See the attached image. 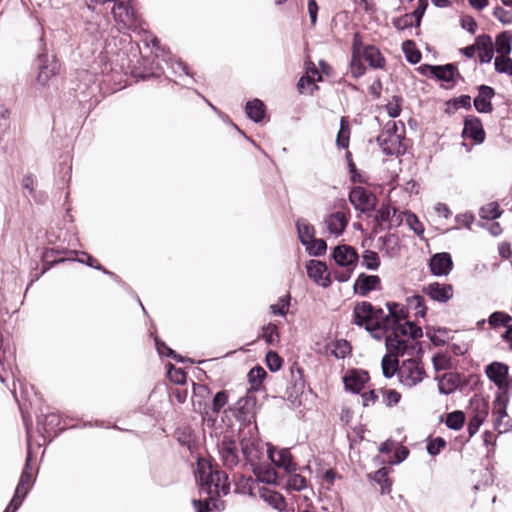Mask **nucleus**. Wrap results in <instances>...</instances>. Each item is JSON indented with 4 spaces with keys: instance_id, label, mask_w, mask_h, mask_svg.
I'll use <instances>...</instances> for the list:
<instances>
[{
    "instance_id": "nucleus-48",
    "label": "nucleus",
    "mask_w": 512,
    "mask_h": 512,
    "mask_svg": "<svg viewBox=\"0 0 512 512\" xmlns=\"http://www.w3.org/2000/svg\"><path fill=\"white\" fill-rule=\"evenodd\" d=\"M432 363L436 371L447 370L451 368V357L445 353H438L433 356Z\"/></svg>"
},
{
    "instance_id": "nucleus-61",
    "label": "nucleus",
    "mask_w": 512,
    "mask_h": 512,
    "mask_svg": "<svg viewBox=\"0 0 512 512\" xmlns=\"http://www.w3.org/2000/svg\"><path fill=\"white\" fill-rule=\"evenodd\" d=\"M386 110L391 118H396L401 113V98L394 96L393 100L386 105Z\"/></svg>"
},
{
    "instance_id": "nucleus-59",
    "label": "nucleus",
    "mask_w": 512,
    "mask_h": 512,
    "mask_svg": "<svg viewBox=\"0 0 512 512\" xmlns=\"http://www.w3.org/2000/svg\"><path fill=\"white\" fill-rule=\"evenodd\" d=\"M156 347L161 355H167L177 362H184V358L180 355H178L175 351H173L171 348H169L165 343H161L158 340H156Z\"/></svg>"
},
{
    "instance_id": "nucleus-52",
    "label": "nucleus",
    "mask_w": 512,
    "mask_h": 512,
    "mask_svg": "<svg viewBox=\"0 0 512 512\" xmlns=\"http://www.w3.org/2000/svg\"><path fill=\"white\" fill-rule=\"evenodd\" d=\"M393 25L398 30H405L415 25V18L412 13H407L393 20Z\"/></svg>"
},
{
    "instance_id": "nucleus-3",
    "label": "nucleus",
    "mask_w": 512,
    "mask_h": 512,
    "mask_svg": "<svg viewBox=\"0 0 512 512\" xmlns=\"http://www.w3.org/2000/svg\"><path fill=\"white\" fill-rule=\"evenodd\" d=\"M112 14L119 31L142 30V20L131 4V0H117L112 8Z\"/></svg>"
},
{
    "instance_id": "nucleus-34",
    "label": "nucleus",
    "mask_w": 512,
    "mask_h": 512,
    "mask_svg": "<svg viewBox=\"0 0 512 512\" xmlns=\"http://www.w3.org/2000/svg\"><path fill=\"white\" fill-rule=\"evenodd\" d=\"M400 364L397 357L390 354L383 356L381 361L382 373L385 378H392L395 374L398 375V368Z\"/></svg>"
},
{
    "instance_id": "nucleus-57",
    "label": "nucleus",
    "mask_w": 512,
    "mask_h": 512,
    "mask_svg": "<svg viewBox=\"0 0 512 512\" xmlns=\"http://www.w3.org/2000/svg\"><path fill=\"white\" fill-rule=\"evenodd\" d=\"M446 446V441L441 437H436L435 439L431 440L427 445V452L432 455L436 456L440 453V451Z\"/></svg>"
},
{
    "instance_id": "nucleus-41",
    "label": "nucleus",
    "mask_w": 512,
    "mask_h": 512,
    "mask_svg": "<svg viewBox=\"0 0 512 512\" xmlns=\"http://www.w3.org/2000/svg\"><path fill=\"white\" fill-rule=\"evenodd\" d=\"M494 65L498 73L512 75V59L508 55H498L495 58Z\"/></svg>"
},
{
    "instance_id": "nucleus-62",
    "label": "nucleus",
    "mask_w": 512,
    "mask_h": 512,
    "mask_svg": "<svg viewBox=\"0 0 512 512\" xmlns=\"http://www.w3.org/2000/svg\"><path fill=\"white\" fill-rule=\"evenodd\" d=\"M401 400V394L395 389H389L384 393V403L388 407L395 406Z\"/></svg>"
},
{
    "instance_id": "nucleus-6",
    "label": "nucleus",
    "mask_w": 512,
    "mask_h": 512,
    "mask_svg": "<svg viewBox=\"0 0 512 512\" xmlns=\"http://www.w3.org/2000/svg\"><path fill=\"white\" fill-rule=\"evenodd\" d=\"M229 411L238 421L250 423L255 418L256 397L247 393L245 396L240 397L233 406L229 407Z\"/></svg>"
},
{
    "instance_id": "nucleus-1",
    "label": "nucleus",
    "mask_w": 512,
    "mask_h": 512,
    "mask_svg": "<svg viewBox=\"0 0 512 512\" xmlns=\"http://www.w3.org/2000/svg\"><path fill=\"white\" fill-rule=\"evenodd\" d=\"M388 314L382 309H375L370 302L362 301L357 303L353 309V323L364 327L373 338L381 340L389 331V326L396 320L395 313L402 312L400 304L395 302L387 303Z\"/></svg>"
},
{
    "instance_id": "nucleus-8",
    "label": "nucleus",
    "mask_w": 512,
    "mask_h": 512,
    "mask_svg": "<svg viewBox=\"0 0 512 512\" xmlns=\"http://www.w3.org/2000/svg\"><path fill=\"white\" fill-rule=\"evenodd\" d=\"M470 407L473 415L469 420L467 430L470 437H472L477 433L488 415V404L481 398L473 397L470 400Z\"/></svg>"
},
{
    "instance_id": "nucleus-27",
    "label": "nucleus",
    "mask_w": 512,
    "mask_h": 512,
    "mask_svg": "<svg viewBox=\"0 0 512 512\" xmlns=\"http://www.w3.org/2000/svg\"><path fill=\"white\" fill-rule=\"evenodd\" d=\"M377 143L386 155H393L400 152L401 137L399 134L381 132L377 137Z\"/></svg>"
},
{
    "instance_id": "nucleus-32",
    "label": "nucleus",
    "mask_w": 512,
    "mask_h": 512,
    "mask_svg": "<svg viewBox=\"0 0 512 512\" xmlns=\"http://www.w3.org/2000/svg\"><path fill=\"white\" fill-rule=\"evenodd\" d=\"M247 116L254 122H260L265 115V105L259 99L248 101L245 107Z\"/></svg>"
},
{
    "instance_id": "nucleus-35",
    "label": "nucleus",
    "mask_w": 512,
    "mask_h": 512,
    "mask_svg": "<svg viewBox=\"0 0 512 512\" xmlns=\"http://www.w3.org/2000/svg\"><path fill=\"white\" fill-rule=\"evenodd\" d=\"M261 498L279 511H282L286 506L284 497L276 491L265 490L261 493Z\"/></svg>"
},
{
    "instance_id": "nucleus-53",
    "label": "nucleus",
    "mask_w": 512,
    "mask_h": 512,
    "mask_svg": "<svg viewBox=\"0 0 512 512\" xmlns=\"http://www.w3.org/2000/svg\"><path fill=\"white\" fill-rule=\"evenodd\" d=\"M351 352V346L346 340H339L335 343L333 354L336 358L343 359Z\"/></svg>"
},
{
    "instance_id": "nucleus-20",
    "label": "nucleus",
    "mask_w": 512,
    "mask_h": 512,
    "mask_svg": "<svg viewBox=\"0 0 512 512\" xmlns=\"http://www.w3.org/2000/svg\"><path fill=\"white\" fill-rule=\"evenodd\" d=\"M335 262L341 267L356 268L359 256L356 250L348 245L337 246L333 251Z\"/></svg>"
},
{
    "instance_id": "nucleus-9",
    "label": "nucleus",
    "mask_w": 512,
    "mask_h": 512,
    "mask_svg": "<svg viewBox=\"0 0 512 512\" xmlns=\"http://www.w3.org/2000/svg\"><path fill=\"white\" fill-rule=\"evenodd\" d=\"M218 452L225 467L233 468L239 463L237 443L230 437H223L218 444Z\"/></svg>"
},
{
    "instance_id": "nucleus-49",
    "label": "nucleus",
    "mask_w": 512,
    "mask_h": 512,
    "mask_svg": "<svg viewBox=\"0 0 512 512\" xmlns=\"http://www.w3.org/2000/svg\"><path fill=\"white\" fill-rule=\"evenodd\" d=\"M229 400L228 392L225 390L219 391L212 399V411L218 414L227 404Z\"/></svg>"
},
{
    "instance_id": "nucleus-45",
    "label": "nucleus",
    "mask_w": 512,
    "mask_h": 512,
    "mask_svg": "<svg viewBox=\"0 0 512 512\" xmlns=\"http://www.w3.org/2000/svg\"><path fill=\"white\" fill-rule=\"evenodd\" d=\"M104 31L105 29L101 27L100 22L96 19L86 23L85 32L95 41L103 37Z\"/></svg>"
},
{
    "instance_id": "nucleus-12",
    "label": "nucleus",
    "mask_w": 512,
    "mask_h": 512,
    "mask_svg": "<svg viewBox=\"0 0 512 512\" xmlns=\"http://www.w3.org/2000/svg\"><path fill=\"white\" fill-rule=\"evenodd\" d=\"M395 316L397 321L389 326V331H396V334H401L402 336L408 335L413 340L422 336V329L420 327L412 322L404 321L406 314L403 308L402 312L398 310Z\"/></svg>"
},
{
    "instance_id": "nucleus-58",
    "label": "nucleus",
    "mask_w": 512,
    "mask_h": 512,
    "mask_svg": "<svg viewBox=\"0 0 512 512\" xmlns=\"http://www.w3.org/2000/svg\"><path fill=\"white\" fill-rule=\"evenodd\" d=\"M287 486L289 489L300 491L306 488V479L299 474H294L289 478Z\"/></svg>"
},
{
    "instance_id": "nucleus-54",
    "label": "nucleus",
    "mask_w": 512,
    "mask_h": 512,
    "mask_svg": "<svg viewBox=\"0 0 512 512\" xmlns=\"http://www.w3.org/2000/svg\"><path fill=\"white\" fill-rule=\"evenodd\" d=\"M266 363L272 372H276L281 368L283 360L275 351H269L266 355Z\"/></svg>"
},
{
    "instance_id": "nucleus-44",
    "label": "nucleus",
    "mask_w": 512,
    "mask_h": 512,
    "mask_svg": "<svg viewBox=\"0 0 512 512\" xmlns=\"http://www.w3.org/2000/svg\"><path fill=\"white\" fill-rule=\"evenodd\" d=\"M403 51L406 60L411 64H417L421 60V53L415 49L412 41L408 40L403 43Z\"/></svg>"
},
{
    "instance_id": "nucleus-56",
    "label": "nucleus",
    "mask_w": 512,
    "mask_h": 512,
    "mask_svg": "<svg viewBox=\"0 0 512 512\" xmlns=\"http://www.w3.org/2000/svg\"><path fill=\"white\" fill-rule=\"evenodd\" d=\"M494 17L504 25L512 23V11L505 10L504 8L497 6L493 11Z\"/></svg>"
},
{
    "instance_id": "nucleus-2",
    "label": "nucleus",
    "mask_w": 512,
    "mask_h": 512,
    "mask_svg": "<svg viewBox=\"0 0 512 512\" xmlns=\"http://www.w3.org/2000/svg\"><path fill=\"white\" fill-rule=\"evenodd\" d=\"M201 488L211 496L227 495L230 491L228 476L224 471L207 463L198 464Z\"/></svg>"
},
{
    "instance_id": "nucleus-21",
    "label": "nucleus",
    "mask_w": 512,
    "mask_h": 512,
    "mask_svg": "<svg viewBox=\"0 0 512 512\" xmlns=\"http://www.w3.org/2000/svg\"><path fill=\"white\" fill-rule=\"evenodd\" d=\"M462 136L481 144L485 140V131L481 120L475 116L465 118Z\"/></svg>"
},
{
    "instance_id": "nucleus-22",
    "label": "nucleus",
    "mask_w": 512,
    "mask_h": 512,
    "mask_svg": "<svg viewBox=\"0 0 512 512\" xmlns=\"http://www.w3.org/2000/svg\"><path fill=\"white\" fill-rule=\"evenodd\" d=\"M240 445L246 461L251 466H256L263 457V447L253 438H243Z\"/></svg>"
},
{
    "instance_id": "nucleus-39",
    "label": "nucleus",
    "mask_w": 512,
    "mask_h": 512,
    "mask_svg": "<svg viewBox=\"0 0 512 512\" xmlns=\"http://www.w3.org/2000/svg\"><path fill=\"white\" fill-rule=\"evenodd\" d=\"M380 257L377 252L365 250L362 254V265L371 271H375L380 267Z\"/></svg>"
},
{
    "instance_id": "nucleus-7",
    "label": "nucleus",
    "mask_w": 512,
    "mask_h": 512,
    "mask_svg": "<svg viewBox=\"0 0 512 512\" xmlns=\"http://www.w3.org/2000/svg\"><path fill=\"white\" fill-rule=\"evenodd\" d=\"M349 201L356 210L368 213L376 206L375 195L364 187H354L349 193Z\"/></svg>"
},
{
    "instance_id": "nucleus-33",
    "label": "nucleus",
    "mask_w": 512,
    "mask_h": 512,
    "mask_svg": "<svg viewBox=\"0 0 512 512\" xmlns=\"http://www.w3.org/2000/svg\"><path fill=\"white\" fill-rule=\"evenodd\" d=\"M296 227L299 239L303 245H307L315 236L314 227L306 219H298Z\"/></svg>"
},
{
    "instance_id": "nucleus-14",
    "label": "nucleus",
    "mask_w": 512,
    "mask_h": 512,
    "mask_svg": "<svg viewBox=\"0 0 512 512\" xmlns=\"http://www.w3.org/2000/svg\"><path fill=\"white\" fill-rule=\"evenodd\" d=\"M508 403V396L500 394L494 401L493 405V417L496 429L501 432H505L509 428V417L506 411Z\"/></svg>"
},
{
    "instance_id": "nucleus-13",
    "label": "nucleus",
    "mask_w": 512,
    "mask_h": 512,
    "mask_svg": "<svg viewBox=\"0 0 512 512\" xmlns=\"http://www.w3.org/2000/svg\"><path fill=\"white\" fill-rule=\"evenodd\" d=\"M37 65L39 72L36 81L42 86L46 85L50 78L56 76L60 70L59 62L54 58L49 59L47 55H40Z\"/></svg>"
},
{
    "instance_id": "nucleus-60",
    "label": "nucleus",
    "mask_w": 512,
    "mask_h": 512,
    "mask_svg": "<svg viewBox=\"0 0 512 512\" xmlns=\"http://www.w3.org/2000/svg\"><path fill=\"white\" fill-rule=\"evenodd\" d=\"M371 478L381 485L382 493H384L386 489H389L390 484L388 483L387 471L385 468L374 472Z\"/></svg>"
},
{
    "instance_id": "nucleus-47",
    "label": "nucleus",
    "mask_w": 512,
    "mask_h": 512,
    "mask_svg": "<svg viewBox=\"0 0 512 512\" xmlns=\"http://www.w3.org/2000/svg\"><path fill=\"white\" fill-rule=\"evenodd\" d=\"M305 246L308 253L313 256H321L327 249L326 242L323 239H316L315 237Z\"/></svg>"
},
{
    "instance_id": "nucleus-26",
    "label": "nucleus",
    "mask_w": 512,
    "mask_h": 512,
    "mask_svg": "<svg viewBox=\"0 0 512 512\" xmlns=\"http://www.w3.org/2000/svg\"><path fill=\"white\" fill-rule=\"evenodd\" d=\"M475 47L477 48L479 61L489 63L494 56V46L489 35L482 34L476 37Z\"/></svg>"
},
{
    "instance_id": "nucleus-37",
    "label": "nucleus",
    "mask_w": 512,
    "mask_h": 512,
    "mask_svg": "<svg viewBox=\"0 0 512 512\" xmlns=\"http://www.w3.org/2000/svg\"><path fill=\"white\" fill-rule=\"evenodd\" d=\"M253 471L261 482H265L267 484L277 483V473L274 468L262 467L259 466L258 463L256 466H253Z\"/></svg>"
},
{
    "instance_id": "nucleus-64",
    "label": "nucleus",
    "mask_w": 512,
    "mask_h": 512,
    "mask_svg": "<svg viewBox=\"0 0 512 512\" xmlns=\"http://www.w3.org/2000/svg\"><path fill=\"white\" fill-rule=\"evenodd\" d=\"M266 375L267 373L262 367L256 366L250 370L248 377L252 383H261L262 380L266 377Z\"/></svg>"
},
{
    "instance_id": "nucleus-17",
    "label": "nucleus",
    "mask_w": 512,
    "mask_h": 512,
    "mask_svg": "<svg viewBox=\"0 0 512 512\" xmlns=\"http://www.w3.org/2000/svg\"><path fill=\"white\" fill-rule=\"evenodd\" d=\"M354 292L359 296H367L372 291L381 290V279L377 275L361 273L354 282Z\"/></svg>"
},
{
    "instance_id": "nucleus-18",
    "label": "nucleus",
    "mask_w": 512,
    "mask_h": 512,
    "mask_svg": "<svg viewBox=\"0 0 512 512\" xmlns=\"http://www.w3.org/2000/svg\"><path fill=\"white\" fill-rule=\"evenodd\" d=\"M429 268L434 276H447L453 268V261L448 252L434 254L429 262Z\"/></svg>"
},
{
    "instance_id": "nucleus-36",
    "label": "nucleus",
    "mask_w": 512,
    "mask_h": 512,
    "mask_svg": "<svg viewBox=\"0 0 512 512\" xmlns=\"http://www.w3.org/2000/svg\"><path fill=\"white\" fill-rule=\"evenodd\" d=\"M512 35L508 31L496 37L495 50L499 55H509L511 52Z\"/></svg>"
},
{
    "instance_id": "nucleus-40",
    "label": "nucleus",
    "mask_w": 512,
    "mask_h": 512,
    "mask_svg": "<svg viewBox=\"0 0 512 512\" xmlns=\"http://www.w3.org/2000/svg\"><path fill=\"white\" fill-rule=\"evenodd\" d=\"M479 214L483 219L494 220L501 216L502 211L497 202H490L480 209Z\"/></svg>"
},
{
    "instance_id": "nucleus-25",
    "label": "nucleus",
    "mask_w": 512,
    "mask_h": 512,
    "mask_svg": "<svg viewBox=\"0 0 512 512\" xmlns=\"http://www.w3.org/2000/svg\"><path fill=\"white\" fill-rule=\"evenodd\" d=\"M494 96V89L487 85L478 88V95L474 99V107L479 113H490L493 110L491 99Z\"/></svg>"
},
{
    "instance_id": "nucleus-24",
    "label": "nucleus",
    "mask_w": 512,
    "mask_h": 512,
    "mask_svg": "<svg viewBox=\"0 0 512 512\" xmlns=\"http://www.w3.org/2000/svg\"><path fill=\"white\" fill-rule=\"evenodd\" d=\"M401 336V334H396V331H388L384 336L388 354L397 358L403 356L408 348V341L402 339Z\"/></svg>"
},
{
    "instance_id": "nucleus-16",
    "label": "nucleus",
    "mask_w": 512,
    "mask_h": 512,
    "mask_svg": "<svg viewBox=\"0 0 512 512\" xmlns=\"http://www.w3.org/2000/svg\"><path fill=\"white\" fill-rule=\"evenodd\" d=\"M422 292L430 299L446 303L453 297V287L451 284L432 282L422 288Z\"/></svg>"
},
{
    "instance_id": "nucleus-29",
    "label": "nucleus",
    "mask_w": 512,
    "mask_h": 512,
    "mask_svg": "<svg viewBox=\"0 0 512 512\" xmlns=\"http://www.w3.org/2000/svg\"><path fill=\"white\" fill-rule=\"evenodd\" d=\"M363 58L369 63V66L374 69H383L386 64V60L380 50L373 46H365L362 52Z\"/></svg>"
},
{
    "instance_id": "nucleus-15",
    "label": "nucleus",
    "mask_w": 512,
    "mask_h": 512,
    "mask_svg": "<svg viewBox=\"0 0 512 512\" xmlns=\"http://www.w3.org/2000/svg\"><path fill=\"white\" fill-rule=\"evenodd\" d=\"M30 461H31V455L30 452H28L26 463H25V469L23 470L20 480L17 484V487L15 489L14 493V502L13 505L15 507L21 506L24 498L26 497L30 487L32 486V474L29 472L30 468Z\"/></svg>"
},
{
    "instance_id": "nucleus-10",
    "label": "nucleus",
    "mask_w": 512,
    "mask_h": 512,
    "mask_svg": "<svg viewBox=\"0 0 512 512\" xmlns=\"http://www.w3.org/2000/svg\"><path fill=\"white\" fill-rule=\"evenodd\" d=\"M267 454L271 462L277 467L282 468L285 472L292 473L296 471L297 465L293 461L289 449H277L273 446H268Z\"/></svg>"
},
{
    "instance_id": "nucleus-43",
    "label": "nucleus",
    "mask_w": 512,
    "mask_h": 512,
    "mask_svg": "<svg viewBox=\"0 0 512 512\" xmlns=\"http://www.w3.org/2000/svg\"><path fill=\"white\" fill-rule=\"evenodd\" d=\"M465 422V415L462 411H454L447 415L446 425L448 428L453 430H459L462 428Z\"/></svg>"
},
{
    "instance_id": "nucleus-46",
    "label": "nucleus",
    "mask_w": 512,
    "mask_h": 512,
    "mask_svg": "<svg viewBox=\"0 0 512 512\" xmlns=\"http://www.w3.org/2000/svg\"><path fill=\"white\" fill-rule=\"evenodd\" d=\"M409 306L413 308L416 316L424 317L426 315L425 300L420 295H413L408 299Z\"/></svg>"
},
{
    "instance_id": "nucleus-19",
    "label": "nucleus",
    "mask_w": 512,
    "mask_h": 512,
    "mask_svg": "<svg viewBox=\"0 0 512 512\" xmlns=\"http://www.w3.org/2000/svg\"><path fill=\"white\" fill-rule=\"evenodd\" d=\"M307 274L315 283L322 287H328L331 283L330 274L324 262L310 260L307 265Z\"/></svg>"
},
{
    "instance_id": "nucleus-55",
    "label": "nucleus",
    "mask_w": 512,
    "mask_h": 512,
    "mask_svg": "<svg viewBox=\"0 0 512 512\" xmlns=\"http://www.w3.org/2000/svg\"><path fill=\"white\" fill-rule=\"evenodd\" d=\"M290 303V296L286 295L282 298H280V303L273 304L270 306L271 312L275 315H286L288 311V306Z\"/></svg>"
},
{
    "instance_id": "nucleus-38",
    "label": "nucleus",
    "mask_w": 512,
    "mask_h": 512,
    "mask_svg": "<svg viewBox=\"0 0 512 512\" xmlns=\"http://www.w3.org/2000/svg\"><path fill=\"white\" fill-rule=\"evenodd\" d=\"M259 337L265 340V342L271 346L277 345L280 340L278 328L275 324L272 323H268L262 327V332Z\"/></svg>"
},
{
    "instance_id": "nucleus-51",
    "label": "nucleus",
    "mask_w": 512,
    "mask_h": 512,
    "mask_svg": "<svg viewBox=\"0 0 512 512\" xmlns=\"http://www.w3.org/2000/svg\"><path fill=\"white\" fill-rule=\"evenodd\" d=\"M512 321V317L504 312H494L489 317V324L493 327L507 326Z\"/></svg>"
},
{
    "instance_id": "nucleus-5",
    "label": "nucleus",
    "mask_w": 512,
    "mask_h": 512,
    "mask_svg": "<svg viewBox=\"0 0 512 512\" xmlns=\"http://www.w3.org/2000/svg\"><path fill=\"white\" fill-rule=\"evenodd\" d=\"M488 379L495 384L500 394L512 393V378L509 377V367L502 362H492L485 368Z\"/></svg>"
},
{
    "instance_id": "nucleus-63",
    "label": "nucleus",
    "mask_w": 512,
    "mask_h": 512,
    "mask_svg": "<svg viewBox=\"0 0 512 512\" xmlns=\"http://www.w3.org/2000/svg\"><path fill=\"white\" fill-rule=\"evenodd\" d=\"M168 376L176 384H184L187 378L186 373L181 368H171Z\"/></svg>"
},
{
    "instance_id": "nucleus-50",
    "label": "nucleus",
    "mask_w": 512,
    "mask_h": 512,
    "mask_svg": "<svg viewBox=\"0 0 512 512\" xmlns=\"http://www.w3.org/2000/svg\"><path fill=\"white\" fill-rule=\"evenodd\" d=\"M337 145L340 148H346L349 144V126L348 122L342 118L340 123V130L336 139Z\"/></svg>"
},
{
    "instance_id": "nucleus-11",
    "label": "nucleus",
    "mask_w": 512,
    "mask_h": 512,
    "mask_svg": "<svg viewBox=\"0 0 512 512\" xmlns=\"http://www.w3.org/2000/svg\"><path fill=\"white\" fill-rule=\"evenodd\" d=\"M349 222V213L344 210L331 212L324 218V225L329 234L338 237L343 234Z\"/></svg>"
},
{
    "instance_id": "nucleus-28",
    "label": "nucleus",
    "mask_w": 512,
    "mask_h": 512,
    "mask_svg": "<svg viewBox=\"0 0 512 512\" xmlns=\"http://www.w3.org/2000/svg\"><path fill=\"white\" fill-rule=\"evenodd\" d=\"M438 381V390L441 394L449 395L453 393L460 385L461 378L458 373L448 372L440 377H435Z\"/></svg>"
},
{
    "instance_id": "nucleus-4",
    "label": "nucleus",
    "mask_w": 512,
    "mask_h": 512,
    "mask_svg": "<svg viewBox=\"0 0 512 512\" xmlns=\"http://www.w3.org/2000/svg\"><path fill=\"white\" fill-rule=\"evenodd\" d=\"M427 377L421 361L407 359L402 361L398 368V380L406 388H413Z\"/></svg>"
},
{
    "instance_id": "nucleus-30",
    "label": "nucleus",
    "mask_w": 512,
    "mask_h": 512,
    "mask_svg": "<svg viewBox=\"0 0 512 512\" xmlns=\"http://www.w3.org/2000/svg\"><path fill=\"white\" fill-rule=\"evenodd\" d=\"M430 74L446 83H453L457 68L453 64H446L444 66H427Z\"/></svg>"
},
{
    "instance_id": "nucleus-42",
    "label": "nucleus",
    "mask_w": 512,
    "mask_h": 512,
    "mask_svg": "<svg viewBox=\"0 0 512 512\" xmlns=\"http://www.w3.org/2000/svg\"><path fill=\"white\" fill-rule=\"evenodd\" d=\"M396 214V209L390 205H382L376 212L375 220L378 223H390Z\"/></svg>"
},
{
    "instance_id": "nucleus-31",
    "label": "nucleus",
    "mask_w": 512,
    "mask_h": 512,
    "mask_svg": "<svg viewBox=\"0 0 512 512\" xmlns=\"http://www.w3.org/2000/svg\"><path fill=\"white\" fill-rule=\"evenodd\" d=\"M350 71L354 78H359L362 75H364L366 68L362 62L361 59V52L360 48L357 44V35H355L354 42H353V51H352V57L350 61Z\"/></svg>"
},
{
    "instance_id": "nucleus-23",
    "label": "nucleus",
    "mask_w": 512,
    "mask_h": 512,
    "mask_svg": "<svg viewBox=\"0 0 512 512\" xmlns=\"http://www.w3.org/2000/svg\"><path fill=\"white\" fill-rule=\"evenodd\" d=\"M369 380V375L364 370H350L343 378L346 390L353 393H360L364 389L365 384Z\"/></svg>"
}]
</instances>
